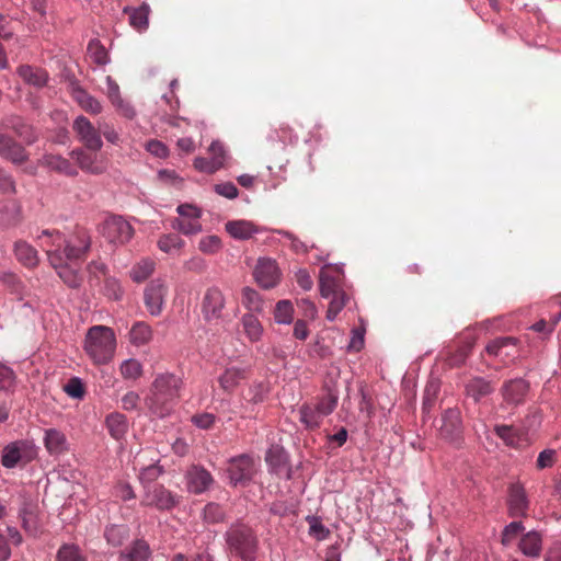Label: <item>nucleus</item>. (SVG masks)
Wrapping results in <instances>:
<instances>
[{"label": "nucleus", "instance_id": "23", "mask_svg": "<svg viewBox=\"0 0 561 561\" xmlns=\"http://www.w3.org/2000/svg\"><path fill=\"white\" fill-rule=\"evenodd\" d=\"M461 431V416L457 409H448L442 415L440 434L447 439H456Z\"/></svg>", "mask_w": 561, "mask_h": 561}, {"label": "nucleus", "instance_id": "22", "mask_svg": "<svg viewBox=\"0 0 561 561\" xmlns=\"http://www.w3.org/2000/svg\"><path fill=\"white\" fill-rule=\"evenodd\" d=\"M508 513L512 517L526 516L528 500L524 486L519 483H512L508 488Z\"/></svg>", "mask_w": 561, "mask_h": 561}, {"label": "nucleus", "instance_id": "43", "mask_svg": "<svg viewBox=\"0 0 561 561\" xmlns=\"http://www.w3.org/2000/svg\"><path fill=\"white\" fill-rule=\"evenodd\" d=\"M104 536L110 545L118 547L127 539L128 528L125 525H111L106 527Z\"/></svg>", "mask_w": 561, "mask_h": 561}, {"label": "nucleus", "instance_id": "2", "mask_svg": "<svg viewBox=\"0 0 561 561\" xmlns=\"http://www.w3.org/2000/svg\"><path fill=\"white\" fill-rule=\"evenodd\" d=\"M183 379L172 373L158 374L146 398L149 410L163 417L168 415L181 398Z\"/></svg>", "mask_w": 561, "mask_h": 561}, {"label": "nucleus", "instance_id": "51", "mask_svg": "<svg viewBox=\"0 0 561 561\" xmlns=\"http://www.w3.org/2000/svg\"><path fill=\"white\" fill-rule=\"evenodd\" d=\"M123 288L119 284V282L112 276H106L104 278V287H103V294L112 299V300H119L123 297Z\"/></svg>", "mask_w": 561, "mask_h": 561}, {"label": "nucleus", "instance_id": "25", "mask_svg": "<svg viewBox=\"0 0 561 561\" xmlns=\"http://www.w3.org/2000/svg\"><path fill=\"white\" fill-rule=\"evenodd\" d=\"M15 259L27 268H34L39 263L37 250L24 240L14 243Z\"/></svg>", "mask_w": 561, "mask_h": 561}, {"label": "nucleus", "instance_id": "1", "mask_svg": "<svg viewBox=\"0 0 561 561\" xmlns=\"http://www.w3.org/2000/svg\"><path fill=\"white\" fill-rule=\"evenodd\" d=\"M37 240L47 255L49 265L64 284L73 289L79 288L83 282L80 263L91 249L90 233L80 227L68 237L59 230L45 229L37 236Z\"/></svg>", "mask_w": 561, "mask_h": 561}, {"label": "nucleus", "instance_id": "52", "mask_svg": "<svg viewBox=\"0 0 561 561\" xmlns=\"http://www.w3.org/2000/svg\"><path fill=\"white\" fill-rule=\"evenodd\" d=\"M87 272L89 275V283L91 286L98 285L101 276L104 278L107 276L106 265L100 261H92L87 266Z\"/></svg>", "mask_w": 561, "mask_h": 561}, {"label": "nucleus", "instance_id": "42", "mask_svg": "<svg viewBox=\"0 0 561 561\" xmlns=\"http://www.w3.org/2000/svg\"><path fill=\"white\" fill-rule=\"evenodd\" d=\"M329 308L327 311V319L333 321L341 310L346 306L350 300V295L346 291L332 294Z\"/></svg>", "mask_w": 561, "mask_h": 561}, {"label": "nucleus", "instance_id": "28", "mask_svg": "<svg viewBox=\"0 0 561 561\" xmlns=\"http://www.w3.org/2000/svg\"><path fill=\"white\" fill-rule=\"evenodd\" d=\"M150 557L149 543L144 539H137L121 553L119 561H149Z\"/></svg>", "mask_w": 561, "mask_h": 561}, {"label": "nucleus", "instance_id": "48", "mask_svg": "<svg viewBox=\"0 0 561 561\" xmlns=\"http://www.w3.org/2000/svg\"><path fill=\"white\" fill-rule=\"evenodd\" d=\"M157 244L161 251L171 253L173 250H181L185 242L178 234L169 233L161 236Z\"/></svg>", "mask_w": 561, "mask_h": 561}, {"label": "nucleus", "instance_id": "62", "mask_svg": "<svg viewBox=\"0 0 561 561\" xmlns=\"http://www.w3.org/2000/svg\"><path fill=\"white\" fill-rule=\"evenodd\" d=\"M215 192L224 197L233 199L238 196V188L232 182H226L215 185Z\"/></svg>", "mask_w": 561, "mask_h": 561}, {"label": "nucleus", "instance_id": "14", "mask_svg": "<svg viewBox=\"0 0 561 561\" xmlns=\"http://www.w3.org/2000/svg\"><path fill=\"white\" fill-rule=\"evenodd\" d=\"M319 283L320 293L323 298H329L332 294L345 291L344 274L339 266L324 265L320 271Z\"/></svg>", "mask_w": 561, "mask_h": 561}, {"label": "nucleus", "instance_id": "63", "mask_svg": "<svg viewBox=\"0 0 561 561\" xmlns=\"http://www.w3.org/2000/svg\"><path fill=\"white\" fill-rule=\"evenodd\" d=\"M215 415L211 413H201L192 416V422L202 430H209L215 423Z\"/></svg>", "mask_w": 561, "mask_h": 561}, {"label": "nucleus", "instance_id": "11", "mask_svg": "<svg viewBox=\"0 0 561 561\" xmlns=\"http://www.w3.org/2000/svg\"><path fill=\"white\" fill-rule=\"evenodd\" d=\"M72 129L87 149L96 152L102 148L100 128H95L85 116H78L73 121Z\"/></svg>", "mask_w": 561, "mask_h": 561}, {"label": "nucleus", "instance_id": "58", "mask_svg": "<svg viewBox=\"0 0 561 561\" xmlns=\"http://www.w3.org/2000/svg\"><path fill=\"white\" fill-rule=\"evenodd\" d=\"M3 285L11 290L12 294L22 295V283L20 278L13 273H4L1 276Z\"/></svg>", "mask_w": 561, "mask_h": 561}, {"label": "nucleus", "instance_id": "61", "mask_svg": "<svg viewBox=\"0 0 561 561\" xmlns=\"http://www.w3.org/2000/svg\"><path fill=\"white\" fill-rule=\"evenodd\" d=\"M14 382V373L11 368L0 363V390L9 389Z\"/></svg>", "mask_w": 561, "mask_h": 561}, {"label": "nucleus", "instance_id": "18", "mask_svg": "<svg viewBox=\"0 0 561 561\" xmlns=\"http://www.w3.org/2000/svg\"><path fill=\"white\" fill-rule=\"evenodd\" d=\"M0 157L14 163L22 164L28 159L25 148L4 133H0Z\"/></svg>", "mask_w": 561, "mask_h": 561}, {"label": "nucleus", "instance_id": "10", "mask_svg": "<svg viewBox=\"0 0 561 561\" xmlns=\"http://www.w3.org/2000/svg\"><path fill=\"white\" fill-rule=\"evenodd\" d=\"M168 291V285L162 278L152 279L145 287L144 304L151 316L157 317L161 314Z\"/></svg>", "mask_w": 561, "mask_h": 561}, {"label": "nucleus", "instance_id": "15", "mask_svg": "<svg viewBox=\"0 0 561 561\" xmlns=\"http://www.w3.org/2000/svg\"><path fill=\"white\" fill-rule=\"evenodd\" d=\"M485 352L506 365L517 355L518 340L513 336L496 337L488 343Z\"/></svg>", "mask_w": 561, "mask_h": 561}, {"label": "nucleus", "instance_id": "26", "mask_svg": "<svg viewBox=\"0 0 561 561\" xmlns=\"http://www.w3.org/2000/svg\"><path fill=\"white\" fill-rule=\"evenodd\" d=\"M41 164L50 169L51 171L65 174L67 176L78 175L76 167H73L68 159L58 154L48 153L43 156L41 159Z\"/></svg>", "mask_w": 561, "mask_h": 561}, {"label": "nucleus", "instance_id": "33", "mask_svg": "<svg viewBox=\"0 0 561 561\" xmlns=\"http://www.w3.org/2000/svg\"><path fill=\"white\" fill-rule=\"evenodd\" d=\"M106 427L111 436L117 440L122 439L128 430V422L124 414L113 412L106 416Z\"/></svg>", "mask_w": 561, "mask_h": 561}, {"label": "nucleus", "instance_id": "21", "mask_svg": "<svg viewBox=\"0 0 561 561\" xmlns=\"http://www.w3.org/2000/svg\"><path fill=\"white\" fill-rule=\"evenodd\" d=\"M21 504L19 508V518L22 528L30 535L35 536L38 531V524L36 519V504L26 496L25 493L20 495Z\"/></svg>", "mask_w": 561, "mask_h": 561}, {"label": "nucleus", "instance_id": "60", "mask_svg": "<svg viewBox=\"0 0 561 561\" xmlns=\"http://www.w3.org/2000/svg\"><path fill=\"white\" fill-rule=\"evenodd\" d=\"M0 192L3 194L15 193V182L13 178L0 168Z\"/></svg>", "mask_w": 561, "mask_h": 561}, {"label": "nucleus", "instance_id": "8", "mask_svg": "<svg viewBox=\"0 0 561 561\" xmlns=\"http://www.w3.org/2000/svg\"><path fill=\"white\" fill-rule=\"evenodd\" d=\"M255 462L252 456L242 454L229 460L227 473L233 486L245 485L255 474Z\"/></svg>", "mask_w": 561, "mask_h": 561}, {"label": "nucleus", "instance_id": "45", "mask_svg": "<svg viewBox=\"0 0 561 561\" xmlns=\"http://www.w3.org/2000/svg\"><path fill=\"white\" fill-rule=\"evenodd\" d=\"M55 561H87V558L78 546L65 543L58 549Z\"/></svg>", "mask_w": 561, "mask_h": 561}, {"label": "nucleus", "instance_id": "64", "mask_svg": "<svg viewBox=\"0 0 561 561\" xmlns=\"http://www.w3.org/2000/svg\"><path fill=\"white\" fill-rule=\"evenodd\" d=\"M69 88L71 98L81 107L90 94L83 88H81L76 81H72Z\"/></svg>", "mask_w": 561, "mask_h": 561}, {"label": "nucleus", "instance_id": "47", "mask_svg": "<svg viewBox=\"0 0 561 561\" xmlns=\"http://www.w3.org/2000/svg\"><path fill=\"white\" fill-rule=\"evenodd\" d=\"M204 520L208 524H218L226 520L224 507L217 503H208L203 512Z\"/></svg>", "mask_w": 561, "mask_h": 561}, {"label": "nucleus", "instance_id": "3", "mask_svg": "<svg viewBox=\"0 0 561 561\" xmlns=\"http://www.w3.org/2000/svg\"><path fill=\"white\" fill-rule=\"evenodd\" d=\"M83 348L94 365H106L114 358L116 336L105 325H94L85 334Z\"/></svg>", "mask_w": 561, "mask_h": 561}, {"label": "nucleus", "instance_id": "50", "mask_svg": "<svg viewBox=\"0 0 561 561\" xmlns=\"http://www.w3.org/2000/svg\"><path fill=\"white\" fill-rule=\"evenodd\" d=\"M294 308L288 300L277 302L274 311V318L278 323H290L293 320Z\"/></svg>", "mask_w": 561, "mask_h": 561}, {"label": "nucleus", "instance_id": "36", "mask_svg": "<svg viewBox=\"0 0 561 561\" xmlns=\"http://www.w3.org/2000/svg\"><path fill=\"white\" fill-rule=\"evenodd\" d=\"M71 157L77 161L81 170L93 174L103 172V168L95 163L96 154L88 153L82 149L71 151Z\"/></svg>", "mask_w": 561, "mask_h": 561}, {"label": "nucleus", "instance_id": "24", "mask_svg": "<svg viewBox=\"0 0 561 561\" xmlns=\"http://www.w3.org/2000/svg\"><path fill=\"white\" fill-rule=\"evenodd\" d=\"M21 221V208L14 199L0 201V228L5 229Z\"/></svg>", "mask_w": 561, "mask_h": 561}, {"label": "nucleus", "instance_id": "5", "mask_svg": "<svg viewBox=\"0 0 561 561\" xmlns=\"http://www.w3.org/2000/svg\"><path fill=\"white\" fill-rule=\"evenodd\" d=\"M528 391L529 382L523 378L504 381L500 389L502 397L500 408L510 412L515 411L519 405L525 403Z\"/></svg>", "mask_w": 561, "mask_h": 561}, {"label": "nucleus", "instance_id": "37", "mask_svg": "<svg viewBox=\"0 0 561 561\" xmlns=\"http://www.w3.org/2000/svg\"><path fill=\"white\" fill-rule=\"evenodd\" d=\"M299 415L300 422L309 430L318 428L324 419L312 403L301 405Z\"/></svg>", "mask_w": 561, "mask_h": 561}, {"label": "nucleus", "instance_id": "35", "mask_svg": "<svg viewBox=\"0 0 561 561\" xmlns=\"http://www.w3.org/2000/svg\"><path fill=\"white\" fill-rule=\"evenodd\" d=\"M153 336L151 327L144 322H135L129 331V342L135 346H142L148 344Z\"/></svg>", "mask_w": 561, "mask_h": 561}, {"label": "nucleus", "instance_id": "13", "mask_svg": "<svg viewBox=\"0 0 561 561\" xmlns=\"http://www.w3.org/2000/svg\"><path fill=\"white\" fill-rule=\"evenodd\" d=\"M267 389L262 381H254L240 396V410L238 413L243 419L254 417L256 414L255 407L263 402Z\"/></svg>", "mask_w": 561, "mask_h": 561}, {"label": "nucleus", "instance_id": "34", "mask_svg": "<svg viewBox=\"0 0 561 561\" xmlns=\"http://www.w3.org/2000/svg\"><path fill=\"white\" fill-rule=\"evenodd\" d=\"M44 444L49 454H61L67 450V438L56 428L45 431Z\"/></svg>", "mask_w": 561, "mask_h": 561}, {"label": "nucleus", "instance_id": "49", "mask_svg": "<svg viewBox=\"0 0 561 561\" xmlns=\"http://www.w3.org/2000/svg\"><path fill=\"white\" fill-rule=\"evenodd\" d=\"M62 390L72 399L81 400L87 393V388L79 377H71L62 387Z\"/></svg>", "mask_w": 561, "mask_h": 561}, {"label": "nucleus", "instance_id": "4", "mask_svg": "<svg viewBox=\"0 0 561 561\" xmlns=\"http://www.w3.org/2000/svg\"><path fill=\"white\" fill-rule=\"evenodd\" d=\"M227 551L242 561H255L259 539L255 531L243 523H234L225 533Z\"/></svg>", "mask_w": 561, "mask_h": 561}, {"label": "nucleus", "instance_id": "9", "mask_svg": "<svg viewBox=\"0 0 561 561\" xmlns=\"http://www.w3.org/2000/svg\"><path fill=\"white\" fill-rule=\"evenodd\" d=\"M36 456V449L30 440H15L3 448L1 463L8 469L14 468L19 462H30Z\"/></svg>", "mask_w": 561, "mask_h": 561}, {"label": "nucleus", "instance_id": "54", "mask_svg": "<svg viewBox=\"0 0 561 561\" xmlns=\"http://www.w3.org/2000/svg\"><path fill=\"white\" fill-rule=\"evenodd\" d=\"M162 472L163 470L160 466L150 465L140 471L139 480L144 486L153 484L152 482H154L162 474Z\"/></svg>", "mask_w": 561, "mask_h": 561}, {"label": "nucleus", "instance_id": "44", "mask_svg": "<svg viewBox=\"0 0 561 561\" xmlns=\"http://www.w3.org/2000/svg\"><path fill=\"white\" fill-rule=\"evenodd\" d=\"M242 324L245 334L251 341L260 340L263 329L255 316L250 313L244 314L242 317Z\"/></svg>", "mask_w": 561, "mask_h": 561}, {"label": "nucleus", "instance_id": "55", "mask_svg": "<svg viewBox=\"0 0 561 561\" xmlns=\"http://www.w3.org/2000/svg\"><path fill=\"white\" fill-rule=\"evenodd\" d=\"M198 249L206 254L217 253L221 249V240L217 236H207L201 239Z\"/></svg>", "mask_w": 561, "mask_h": 561}, {"label": "nucleus", "instance_id": "31", "mask_svg": "<svg viewBox=\"0 0 561 561\" xmlns=\"http://www.w3.org/2000/svg\"><path fill=\"white\" fill-rule=\"evenodd\" d=\"M494 432L510 447L519 448L526 443L524 433L511 425H496Z\"/></svg>", "mask_w": 561, "mask_h": 561}, {"label": "nucleus", "instance_id": "30", "mask_svg": "<svg viewBox=\"0 0 561 561\" xmlns=\"http://www.w3.org/2000/svg\"><path fill=\"white\" fill-rule=\"evenodd\" d=\"M493 391L494 386L491 381L485 380L482 377H474L466 385V392L474 400V402H479L482 398L490 396Z\"/></svg>", "mask_w": 561, "mask_h": 561}, {"label": "nucleus", "instance_id": "19", "mask_svg": "<svg viewBox=\"0 0 561 561\" xmlns=\"http://www.w3.org/2000/svg\"><path fill=\"white\" fill-rule=\"evenodd\" d=\"M1 127L7 130H12L26 145H31L37 139L33 126L27 124L20 116L11 115L5 117L1 123Z\"/></svg>", "mask_w": 561, "mask_h": 561}, {"label": "nucleus", "instance_id": "27", "mask_svg": "<svg viewBox=\"0 0 561 561\" xmlns=\"http://www.w3.org/2000/svg\"><path fill=\"white\" fill-rule=\"evenodd\" d=\"M123 12L128 15L129 24L137 31L142 32L148 28L150 7L142 3L138 8L126 7Z\"/></svg>", "mask_w": 561, "mask_h": 561}, {"label": "nucleus", "instance_id": "56", "mask_svg": "<svg viewBox=\"0 0 561 561\" xmlns=\"http://www.w3.org/2000/svg\"><path fill=\"white\" fill-rule=\"evenodd\" d=\"M194 167L201 172L211 174L220 169V162L216 159L197 157L194 160Z\"/></svg>", "mask_w": 561, "mask_h": 561}, {"label": "nucleus", "instance_id": "12", "mask_svg": "<svg viewBox=\"0 0 561 561\" xmlns=\"http://www.w3.org/2000/svg\"><path fill=\"white\" fill-rule=\"evenodd\" d=\"M225 305V296L218 287L213 286L207 288L201 305L204 319L207 322L222 319Z\"/></svg>", "mask_w": 561, "mask_h": 561}, {"label": "nucleus", "instance_id": "20", "mask_svg": "<svg viewBox=\"0 0 561 561\" xmlns=\"http://www.w3.org/2000/svg\"><path fill=\"white\" fill-rule=\"evenodd\" d=\"M249 377V370L243 367L228 366L217 377L220 389L231 394L237 387Z\"/></svg>", "mask_w": 561, "mask_h": 561}, {"label": "nucleus", "instance_id": "59", "mask_svg": "<svg viewBox=\"0 0 561 561\" xmlns=\"http://www.w3.org/2000/svg\"><path fill=\"white\" fill-rule=\"evenodd\" d=\"M524 530V526L522 522H512L508 524L502 534V542L508 543L512 539H514L519 533Z\"/></svg>", "mask_w": 561, "mask_h": 561}, {"label": "nucleus", "instance_id": "40", "mask_svg": "<svg viewBox=\"0 0 561 561\" xmlns=\"http://www.w3.org/2000/svg\"><path fill=\"white\" fill-rule=\"evenodd\" d=\"M119 373L125 380H137L142 376L144 369L139 360L129 358L121 363Z\"/></svg>", "mask_w": 561, "mask_h": 561}, {"label": "nucleus", "instance_id": "29", "mask_svg": "<svg viewBox=\"0 0 561 561\" xmlns=\"http://www.w3.org/2000/svg\"><path fill=\"white\" fill-rule=\"evenodd\" d=\"M18 73L24 82L35 88H43L48 81V73L42 68L23 65L18 68Z\"/></svg>", "mask_w": 561, "mask_h": 561}, {"label": "nucleus", "instance_id": "41", "mask_svg": "<svg viewBox=\"0 0 561 561\" xmlns=\"http://www.w3.org/2000/svg\"><path fill=\"white\" fill-rule=\"evenodd\" d=\"M172 227L185 236L197 234L202 231L199 218H176L173 220Z\"/></svg>", "mask_w": 561, "mask_h": 561}, {"label": "nucleus", "instance_id": "32", "mask_svg": "<svg viewBox=\"0 0 561 561\" xmlns=\"http://www.w3.org/2000/svg\"><path fill=\"white\" fill-rule=\"evenodd\" d=\"M520 551L531 558H537L541 553L542 539L539 533L529 531L524 535L518 545Z\"/></svg>", "mask_w": 561, "mask_h": 561}, {"label": "nucleus", "instance_id": "46", "mask_svg": "<svg viewBox=\"0 0 561 561\" xmlns=\"http://www.w3.org/2000/svg\"><path fill=\"white\" fill-rule=\"evenodd\" d=\"M337 401V393L333 392L332 390H329L325 394L318 399V402L314 403V405L320 411V414H322L323 417H325L335 410Z\"/></svg>", "mask_w": 561, "mask_h": 561}, {"label": "nucleus", "instance_id": "57", "mask_svg": "<svg viewBox=\"0 0 561 561\" xmlns=\"http://www.w3.org/2000/svg\"><path fill=\"white\" fill-rule=\"evenodd\" d=\"M88 51L95 64L105 65L107 62V51L99 43L91 42Z\"/></svg>", "mask_w": 561, "mask_h": 561}, {"label": "nucleus", "instance_id": "7", "mask_svg": "<svg viewBox=\"0 0 561 561\" xmlns=\"http://www.w3.org/2000/svg\"><path fill=\"white\" fill-rule=\"evenodd\" d=\"M101 232L110 243L121 245L129 242L135 234L130 222L117 215H112L103 221Z\"/></svg>", "mask_w": 561, "mask_h": 561}, {"label": "nucleus", "instance_id": "6", "mask_svg": "<svg viewBox=\"0 0 561 561\" xmlns=\"http://www.w3.org/2000/svg\"><path fill=\"white\" fill-rule=\"evenodd\" d=\"M181 496L172 493L162 484L145 485L141 505L159 511H170L180 503Z\"/></svg>", "mask_w": 561, "mask_h": 561}, {"label": "nucleus", "instance_id": "53", "mask_svg": "<svg viewBox=\"0 0 561 561\" xmlns=\"http://www.w3.org/2000/svg\"><path fill=\"white\" fill-rule=\"evenodd\" d=\"M307 522L310 536L317 540H324L330 535V530L322 524L319 517L308 516Z\"/></svg>", "mask_w": 561, "mask_h": 561}, {"label": "nucleus", "instance_id": "39", "mask_svg": "<svg viewBox=\"0 0 561 561\" xmlns=\"http://www.w3.org/2000/svg\"><path fill=\"white\" fill-rule=\"evenodd\" d=\"M156 263L152 259L145 257L137 262L130 270V278L136 283H142L154 272Z\"/></svg>", "mask_w": 561, "mask_h": 561}, {"label": "nucleus", "instance_id": "17", "mask_svg": "<svg viewBox=\"0 0 561 561\" xmlns=\"http://www.w3.org/2000/svg\"><path fill=\"white\" fill-rule=\"evenodd\" d=\"M187 490L194 494H202L214 483L211 473L202 466H192L186 474Z\"/></svg>", "mask_w": 561, "mask_h": 561}, {"label": "nucleus", "instance_id": "38", "mask_svg": "<svg viewBox=\"0 0 561 561\" xmlns=\"http://www.w3.org/2000/svg\"><path fill=\"white\" fill-rule=\"evenodd\" d=\"M226 230L231 237L241 240L249 239L256 232L253 224L244 220L228 221Z\"/></svg>", "mask_w": 561, "mask_h": 561}, {"label": "nucleus", "instance_id": "16", "mask_svg": "<svg viewBox=\"0 0 561 561\" xmlns=\"http://www.w3.org/2000/svg\"><path fill=\"white\" fill-rule=\"evenodd\" d=\"M253 275L256 283L265 289L274 287L279 280L277 264L271 259H259Z\"/></svg>", "mask_w": 561, "mask_h": 561}]
</instances>
